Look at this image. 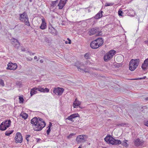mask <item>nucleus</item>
I'll use <instances>...</instances> for the list:
<instances>
[{
  "label": "nucleus",
  "instance_id": "57",
  "mask_svg": "<svg viewBox=\"0 0 148 148\" xmlns=\"http://www.w3.org/2000/svg\"><path fill=\"white\" fill-rule=\"evenodd\" d=\"M30 1H32V0H30Z\"/></svg>",
  "mask_w": 148,
  "mask_h": 148
},
{
  "label": "nucleus",
  "instance_id": "15",
  "mask_svg": "<svg viewBox=\"0 0 148 148\" xmlns=\"http://www.w3.org/2000/svg\"><path fill=\"white\" fill-rule=\"evenodd\" d=\"M99 28L98 27H95L92 28L88 32L89 35H92L95 34L96 32H98Z\"/></svg>",
  "mask_w": 148,
  "mask_h": 148
},
{
  "label": "nucleus",
  "instance_id": "29",
  "mask_svg": "<svg viewBox=\"0 0 148 148\" xmlns=\"http://www.w3.org/2000/svg\"><path fill=\"white\" fill-rule=\"evenodd\" d=\"M114 4L113 3H107L105 5V6H111L112 5Z\"/></svg>",
  "mask_w": 148,
  "mask_h": 148
},
{
  "label": "nucleus",
  "instance_id": "44",
  "mask_svg": "<svg viewBox=\"0 0 148 148\" xmlns=\"http://www.w3.org/2000/svg\"><path fill=\"white\" fill-rule=\"evenodd\" d=\"M51 125H52V123H51L50 122L49 124V125L48 127V128H50Z\"/></svg>",
  "mask_w": 148,
  "mask_h": 148
},
{
  "label": "nucleus",
  "instance_id": "1",
  "mask_svg": "<svg viewBox=\"0 0 148 148\" xmlns=\"http://www.w3.org/2000/svg\"><path fill=\"white\" fill-rule=\"evenodd\" d=\"M31 122L35 131L41 130L46 125L45 122L40 118L34 117L32 119Z\"/></svg>",
  "mask_w": 148,
  "mask_h": 148
},
{
  "label": "nucleus",
  "instance_id": "19",
  "mask_svg": "<svg viewBox=\"0 0 148 148\" xmlns=\"http://www.w3.org/2000/svg\"><path fill=\"white\" fill-rule=\"evenodd\" d=\"M143 142L142 141H140V139L138 138L134 141V145L136 146H139L141 145Z\"/></svg>",
  "mask_w": 148,
  "mask_h": 148
},
{
  "label": "nucleus",
  "instance_id": "55",
  "mask_svg": "<svg viewBox=\"0 0 148 148\" xmlns=\"http://www.w3.org/2000/svg\"><path fill=\"white\" fill-rule=\"evenodd\" d=\"M67 39L68 41H69V40H70L69 38H67Z\"/></svg>",
  "mask_w": 148,
  "mask_h": 148
},
{
  "label": "nucleus",
  "instance_id": "28",
  "mask_svg": "<svg viewBox=\"0 0 148 148\" xmlns=\"http://www.w3.org/2000/svg\"><path fill=\"white\" fill-rule=\"evenodd\" d=\"M19 101L20 103H23V102L24 99L23 97L21 96L19 97Z\"/></svg>",
  "mask_w": 148,
  "mask_h": 148
},
{
  "label": "nucleus",
  "instance_id": "12",
  "mask_svg": "<svg viewBox=\"0 0 148 148\" xmlns=\"http://www.w3.org/2000/svg\"><path fill=\"white\" fill-rule=\"evenodd\" d=\"M15 140L17 143H21L22 141L23 138L20 132L16 133L15 137Z\"/></svg>",
  "mask_w": 148,
  "mask_h": 148
},
{
  "label": "nucleus",
  "instance_id": "38",
  "mask_svg": "<svg viewBox=\"0 0 148 148\" xmlns=\"http://www.w3.org/2000/svg\"><path fill=\"white\" fill-rule=\"evenodd\" d=\"M51 131L50 128H48V129L47 131V135H48L50 132Z\"/></svg>",
  "mask_w": 148,
  "mask_h": 148
},
{
  "label": "nucleus",
  "instance_id": "43",
  "mask_svg": "<svg viewBox=\"0 0 148 148\" xmlns=\"http://www.w3.org/2000/svg\"><path fill=\"white\" fill-rule=\"evenodd\" d=\"M144 62L145 63H147L148 64V58L146 59L144 61Z\"/></svg>",
  "mask_w": 148,
  "mask_h": 148
},
{
  "label": "nucleus",
  "instance_id": "13",
  "mask_svg": "<svg viewBox=\"0 0 148 148\" xmlns=\"http://www.w3.org/2000/svg\"><path fill=\"white\" fill-rule=\"evenodd\" d=\"M11 42L12 44L16 48H18L20 46V43L17 40L13 38L11 39Z\"/></svg>",
  "mask_w": 148,
  "mask_h": 148
},
{
  "label": "nucleus",
  "instance_id": "18",
  "mask_svg": "<svg viewBox=\"0 0 148 148\" xmlns=\"http://www.w3.org/2000/svg\"><path fill=\"white\" fill-rule=\"evenodd\" d=\"M78 114H73L71 115L70 116H69L66 119V120H68L71 121H73V119L75 117H77Z\"/></svg>",
  "mask_w": 148,
  "mask_h": 148
},
{
  "label": "nucleus",
  "instance_id": "21",
  "mask_svg": "<svg viewBox=\"0 0 148 148\" xmlns=\"http://www.w3.org/2000/svg\"><path fill=\"white\" fill-rule=\"evenodd\" d=\"M37 88L34 87L32 88L30 91L31 96H32L33 95L36 94L37 92Z\"/></svg>",
  "mask_w": 148,
  "mask_h": 148
},
{
  "label": "nucleus",
  "instance_id": "8",
  "mask_svg": "<svg viewBox=\"0 0 148 148\" xmlns=\"http://www.w3.org/2000/svg\"><path fill=\"white\" fill-rule=\"evenodd\" d=\"M88 136L86 135H81L78 136L76 138V141L78 143L85 142L87 139Z\"/></svg>",
  "mask_w": 148,
  "mask_h": 148
},
{
  "label": "nucleus",
  "instance_id": "4",
  "mask_svg": "<svg viewBox=\"0 0 148 148\" xmlns=\"http://www.w3.org/2000/svg\"><path fill=\"white\" fill-rule=\"evenodd\" d=\"M140 62L139 59H132L129 64V69L131 71H134L138 66Z\"/></svg>",
  "mask_w": 148,
  "mask_h": 148
},
{
  "label": "nucleus",
  "instance_id": "49",
  "mask_svg": "<svg viewBox=\"0 0 148 148\" xmlns=\"http://www.w3.org/2000/svg\"><path fill=\"white\" fill-rule=\"evenodd\" d=\"M40 63H42L43 62V61L42 60H40Z\"/></svg>",
  "mask_w": 148,
  "mask_h": 148
},
{
  "label": "nucleus",
  "instance_id": "10",
  "mask_svg": "<svg viewBox=\"0 0 148 148\" xmlns=\"http://www.w3.org/2000/svg\"><path fill=\"white\" fill-rule=\"evenodd\" d=\"M17 67V65L16 63H12L10 62L7 64L6 69L8 70H14Z\"/></svg>",
  "mask_w": 148,
  "mask_h": 148
},
{
  "label": "nucleus",
  "instance_id": "45",
  "mask_svg": "<svg viewBox=\"0 0 148 148\" xmlns=\"http://www.w3.org/2000/svg\"><path fill=\"white\" fill-rule=\"evenodd\" d=\"M145 42L146 44L148 45V39L146 41H145Z\"/></svg>",
  "mask_w": 148,
  "mask_h": 148
},
{
  "label": "nucleus",
  "instance_id": "30",
  "mask_svg": "<svg viewBox=\"0 0 148 148\" xmlns=\"http://www.w3.org/2000/svg\"><path fill=\"white\" fill-rule=\"evenodd\" d=\"M84 57L86 59H88L90 58L89 54L88 53H86L84 55Z\"/></svg>",
  "mask_w": 148,
  "mask_h": 148
},
{
  "label": "nucleus",
  "instance_id": "40",
  "mask_svg": "<svg viewBox=\"0 0 148 148\" xmlns=\"http://www.w3.org/2000/svg\"><path fill=\"white\" fill-rule=\"evenodd\" d=\"M144 124L146 126L148 127V121H144Z\"/></svg>",
  "mask_w": 148,
  "mask_h": 148
},
{
  "label": "nucleus",
  "instance_id": "26",
  "mask_svg": "<svg viewBox=\"0 0 148 148\" xmlns=\"http://www.w3.org/2000/svg\"><path fill=\"white\" fill-rule=\"evenodd\" d=\"M13 132V130L7 131L5 133V134L6 136H9L10 134H11Z\"/></svg>",
  "mask_w": 148,
  "mask_h": 148
},
{
  "label": "nucleus",
  "instance_id": "42",
  "mask_svg": "<svg viewBox=\"0 0 148 148\" xmlns=\"http://www.w3.org/2000/svg\"><path fill=\"white\" fill-rule=\"evenodd\" d=\"M124 125H125V124L124 123H121V124H118L117 125L118 126H124Z\"/></svg>",
  "mask_w": 148,
  "mask_h": 148
},
{
  "label": "nucleus",
  "instance_id": "47",
  "mask_svg": "<svg viewBox=\"0 0 148 148\" xmlns=\"http://www.w3.org/2000/svg\"><path fill=\"white\" fill-rule=\"evenodd\" d=\"M71 41L70 40H69V41L68 43L69 44H71Z\"/></svg>",
  "mask_w": 148,
  "mask_h": 148
},
{
  "label": "nucleus",
  "instance_id": "34",
  "mask_svg": "<svg viewBox=\"0 0 148 148\" xmlns=\"http://www.w3.org/2000/svg\"><path fill=\"white\" fill-rule=\"evenodd\" d=\"M123 13L122 11L120 10L118 11V14L119 16H122Z\"/></svg>",
  "mask_w": 148,
  "mask_h": 148
},
{
  "label": "nucleus",
  "instance_id": "52",
  "mask_svg": "<svg viewBox=\"0 0 148 148\" xmlns=\"http://www.w3.org/2000/svg\"><path fill=\"white\" fill-rule=\"evenodd\" d=\"M21 51H25V49H21Z\"/></svg>",
  "mask_w": 148,
  "mask_h": 148
},
{
  "label": "nucleus",
  "instance_id": "24",
  "mask_svg": "<svg viewBox=\"0 0 148 148\" xmlns=\"http://www.w3.org/2000/svg\"><path fill=\"white\" fill-rule=\"evenodd\" d=\"M141 67L143 70H145L147 69L148 67V64L144 62L142 64Z\"/></svg>",
  "mask_w": 148,
  "mask_h": 148
},
{
  "label": "nucleus",
  "instance_id": "16",
  "mask_svg": "<svg viewBox=\"0 0 148 148\" xmlns=\"http://www.w3.org/2000/svg\"><path fill=\"white\" fill-rule=\"evenodd\" d=\"M49 31L53 34L56 35L57 34L56 30L51 25L49 26Z\"/></svg>",
  "mask_w": 148,
  "mask_h": 148
},
{
  "label": "nucleus",
  "instance_id": "32",
  "mask_svg": "<svg viewBox=\"0 0 148 148\" xmlns=\"http://www.w3.org/2000/svg\"><path fill=\"white\" fill-rule=\"evenodd\" d=\"M0 85L3 86H4L3 81L1 79H0Z\"/></svg>",
  "mask_w": 148,
  "mask_h": 148
},
{
  "label": "nucleus",
  "instance_id": "3",
  "mask_svg": "<svg viewBox=\"0 0 148 148\" xmlns=\"http://www.w3.org/2000/svg\"><path fill=\"white\" fill-rule=\"evenodd\" d=\"M103 43V40L101 38H99L92 41L90 46L92 49H96L101 46Z\"/></svg>",
  "mask_w": 148,
  "mask_h": 148
},
{
  "label": "nucleus",
  "instance_id": "11",
  "mask_svg": "<svg viewBox=\"0 0 148 148\" xmlns=\"http://www.w3.org/2000/svg\"><path fill=\"white\" fill-rule=\"evenodd\" d=\"M64 91V89L63 88L58 87L57 88H54L53 91L55 94L57 95L58 96H60L62 94Z\"/></svg>",
  "mask_w": 148,
  "mask_h": 148
},
{
  "label": "nucleus",
  "instance_id": "14",
  "mask_svg": "<svg viewBox=\"0 0 148 148\" xmlns=\"http://www.w3.org/2000/svg\"><path fill=\"white\" fill-rule=\"evenodd\" d=\"M67 1V0H60L58 5L59 9H62Z\"/></svg>",
  "mask_w": 148,
  "mask_h": 148
},
{
  "label": "nucleus",
  "instance_id": "27",
  "mask_svg": "<svg viewBox=\"0 0 148 148\" xmlns=\"http://www.w3.org/2000/svg\"><path fill=\"white\" fill-rule=\"evenodd\" d=\"M37 88L38 90L41 92H43L44 90V88L42 87L38 86Z\"/></svg>",
  "mask_w": 148,
  "mask_h": 148
},
{
  "label": "nucleus",
  "instance_id": "50",
  "mask_svg": "<svg viewBox=\"0 0 148 148\" xmlns=\"http://www.w3.org/2000/svg\"><path fill=\"white\" fill-rule=\"evenodd\" d=\"M145 99L146 101H148V97H147L145 98Z\"/></svg>",
  "mask_w": 148,
  "mask_h": 148
},
{
  "label": "nucleus",
  "instance_id": "53",
  "mask_svg": "<svg viewBox=\"0 0 148 148\" xmlns=\"http://www.w3.org/2000/svg\"><path fill=\"white\" fill-rule=\"evenodd\" d=\"M82 148V145H80L79 147H78V148Z\"/></svg>",
  "mask_w": 148,
  "mask_h": 148
},
{
  "label": "nucleus",
  "instance_id": "39",
  "mask_svg": "<svg viewBox=\"0 0 148 148\" xmlns=\"http://www.w3.org/2000/svg\"><path fill=\"white\" fill-rule=\"evenodd\" d=\"M45 41L47 43H49V40L47 38H45Z\"/></svg>",
  "mask_w": 148,
  "mask_h": 148
},
{
  "label": "nucleus",
  "instance_id": "17",
  "mask_svg": "<svg viewBox=\"0 0 148 148\" xmlns=\"http://www.w3.org/2000/svg\"><path fill=\"white\" fill-rule=\"evenodd\" d=\"M42 22L40 28L41 29H44L46 28L47 25L45 21V19H42Z\"/></svg>",
  "mask_w": 148,
  "mask_h": 148
},
{
  "label": "nucleus",
  "instance_id": "31",
  "mask_svg": "<svg viewBox=\"0 0 148 148\" xmlns=\"http://www.w3.org/2000/svg\"><path fill=\"white\" fill-rule=\"evenodd\" d=\"M123 146H125V147H128V145L127 143H125L124 142H123L122 143L121 142V144Z\"/></svg>",
  "mask_w": 148,
  "mask_h": 148
},
{
  "label": "nucleus",
  "instance_id": "25",
  "mask_svg": "<svg viewBox=\"0 0 148 148\" xmlns=\"http://www.w3.org/2000/svg\"><path fill=\"white\" fill-rule=\"evenodd\" d=\"M129 15L132 16H134L135 15V12L133 10H130V13H129Z\"/></svg>",
  "mask_w": 148,
  "mask_h": 148
},
{
  "label": "nucleus",
  "instance_id": "46",
  "mask_svg": "<svg viewBox=\"0 0 148 148\" xmlns=\"http://www.w3.org/2000/svg\"><path fill=\"white\" fill-rule=\"evenodd\" d=\"M128 140H125L123 142H125V143H127L128 142Z\"/></svg>",
  "mask_w": 148,
  "mask_h": 148
},
{
  "label": "nucleus",
  "instance_id": "35",
  "mask_svg": "<svg viewBox=\"0 0 148 148\" xmlns=\"http://www.w3.org/2000/svg\"><path fill=\"white\" fill-rule=\"evenodd\" d=\"M30 136L29 135H27L26 136V139L27 140V142H28L29 141V138L30 137Z\"/></svg>",
  "mask_w": 148,
  "mask_h": 148
},
{
  "label": "nucleus",
  "instance_id": "48",
  "mask_svg": "<svg viewBox=\"0 0 148 148\" xmlns=\"http://www.w3.org/2000/svg\"><path fill=\"white\" fill-rule=\"evenodd\" d=\"M37 59V57L36 56H34V60H36Z\"/></svg>",
  "mask_w": 148,
  "mask_h": 148
},
{
  "label": "nucleus",
  "instance_id": "9",
  "mask_svg": "<svg viewBox=\"0 0 148 148\" xmlns=\"http://www.w3.org/2000/svg\"><path fill=\"white\" fill-rule=\"evenodd\" d=\"M75 65L77 66L78 70L84 73L88 72V71L86 69H84L81 67L84 66V65L81 63H79V62H77L75 63Z\"/></svg>",
  "mask_w": 148,
  "mask_h": 148
},
{
  "label": "nucleus",
  "instance_id": "22",
  "mask_svg": "<svg viewBox=\"0 0 148 148\" xmlns=\"http://www.w3.org/2000/svg\"><path fill=\"white\" fill-rule=\"evenodd\" d=\"M20 118H22L25 119L27 118L28 115L25 113H21L20 115Z\"/></svg>",
  "mask_w": 148,
  "mask_h": 148
},
{
  "label": "nucleus",
  "instance_id": "56",
  "mask_svg": "<svg viewBox=\"0 0 148 148\" xmlns=\"http://www.w3.org/2000/svg\"><path fill=\"white\" fill-rule=\"evenodd\" d=\"M34 53H32V55H34Z\"/></svg>",
  "mask_w": 148,
  "mask_h": 148
},
{
  "label": "nucleus",
  "instance_id": "37",
  "mask_svg": "<svg viewBox=\"0 0 148 148\" xmlns=\"http://www.w3.org/2000/svg\"><path fill=\"white\" fill-rule=\"evenodd\" d=\"M146 77V76H145V77H142V78H135V79H134V80H138V79H145Z\"/></svg>",
  "mask_w": 148,
  "mask_h": 148
},
{
  "label": "nucleus",
  "instance_id": "33",
  "mask_svg": "<svg viewBox=\"0 0 148 148\" xmlns=\"http://www.w3.org/2000/svg\"><path fill=\"white\" fill-rule=\"evenodd\" d=\"M49 90L48 88H45V89L44 88V90L43 91V92H49Z\"/></svg>",
  "mask_w": 148,
  "mask_h": 148
},
{
  "label": "nucleus",
  "instance_id": "7",
  "mask_svg": "<svg viewBox=\"0 0 148 148\" xmlns=\"http://www.w3.org/2000/svg\"><path fill=\"white\" fill-rule=\"evenodd\" d=\"M11 123V122L10 119L3 122L0 125V130L2 131L5 130L7 127L10 126Z\"/></svg>",
  "mask_w": 148,
  "mask_h": 148
},
{
  "label": "nucleus",
  "instance_id": "54",
  "mask_svg": "<svg viewBox=\"0 0 148 148\" xmlns=\"http://www.w3.org/2000/svg\"><path fill=\"white\" fill-rule=\"evenodd\" d=\"M68 42H67V41H65V43L66 44H68Z\"/></svg>",
  "mask_w": 148,
  "mask_h": 148
},
{
  "label": "nucleus",
  "instance_id": "36",
  "mask_svg": "<svg viewBox=\"0 0 148 148\" xmlns=\"http://www.w3.org/2000/svg\"><path fill=\"white\" fill-rule=\"evenodd\" d=\"M58 0H57L56 1H53L52 2V4L53 5V6H54L56 5V3H57L58 2Z\"/></svg>",
  "mask_w": 148,
  "mask_h": 148
},
{
  "label": "nucleus",
  "instance_id": "41",
  "mask_svg": "<svg viewBox=\"0 0 148 148\" xmlns=\"http://www.w3.org/2000/svg\"><path fill=\"white\" fill-rule=\"evenodd\" d=\"M74 134H70L69 136H67V138H71L72 136H73Z\"/></svg>",
  "mask_w": 148,
  "mask_h": 148
},
{
  "label": "nucleus",
  "instance_id": "20",
  "mask_svg": "<svg viewBox=\"0 0 148 148\" xmlns=\"http://www.w3.org/2000/svg\"><path fill=\"white\" fill-rule=\"evenodd\" d=\"M81 104L80 101L77 100L76 99L74 101L73 106L74 108H76L77 106L80 105Z\"/></svg>",
  "mask_w": 148,
  "mask_h": 148
},
{
  "label": "nucleus",
  "instance_id": "5",
  "mask_svg": "<svg viewBox=\"0 0 148 148\" xmlns=\"http://www.w3.org/2000/svg\"><path fill=\"white\" fill-rule=\"evenodd\" d=\"M19 20L20 21L24 22L25 25L28 26H30L28 16L26 13L24 12L22 14H20Z\"/></svg>",
  "mask_w": 148,
  "mask_h": 148
},
{
  "label": "nucleus",
  "instance_id": "6",
  "mask_svg": "<svg viewBox=\"0 0 148 148\" xmlns=\"http://www.w3.org/2000/svg\"><path fill=\"white\" fill-rule=\"evenodd\" d=\"M116 52L114 50H111L106 53L104 56V60L105 61L108 62L110 60L116 53Z\"/></svg>",
  "mask_w": 148,
  "mask_h": 148
},
{
  "label": "nucleus",
  "instance_id": "23",
  "mask_svg": "<svg viewBox=\"0 0 148 148\" xmlns=\"http://www.w3.org/2000/svg\"><path fill=\"white\" fill-rule=\"evenodd\" d=\"M102 11L99 12V13L97 14L95 16V18L96 19H97L101 18L102 16Z\"/></svg>",
  "mask_w": 148,
  "mask_h": 148
},
{
  "label": "nucleus",
  "instance_id": "51",
  "mask_svg": "<svg viewBox=\"0 0 148 148\" xmlns=\"http://www.w3.org/2000/svg\"><path fill=\"white\" fill-rule=\"evenodd\" d=\"M37 142H38L40 140V139H39V138H37Z\"/></svg>",
  "mask_w": 148,
  "mask_h": 148
},
{
  "label": "nucleus",
  "instance_id": "2",
  "mask_svg": "<svg viewBox=\"0 0 148 148\" xmlns=\"http://www.w3.org/2000/svg\"><path fill=\"white\" fill-rule=\"evenodd\" d=\"M104 140L107 143L110 144L119 145L121 143V140L115 139L110 135H107L105 138Z\"/></svg>",
  "mask_w": 148,
  "mask_h": 148
}]
</instances>
